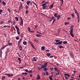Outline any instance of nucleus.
I'll return each instance as SVG.
<instances>
[{
    "label": "nucleus",
    "mask_w": 80,
    "mask_h": 80,
    "mask_svg": "<svg viewBox=\"0 0 80 80\" xmlns=\"http://www.w3.org/2000/svg\"><path fill=\"white\" fill-rule=\"evenodd\" d=\"M69 24V22H65L64 23L65 25H68V24Z\"/></svg>",
    "instance_id": "f704fd0d"
},
{
    "label": "nucleus",
    "mask_w": 80,
    "mask_h": 80,
    "mask_svg": "<svg viewBox=\"0 0 80 80\" xmlns=\"http://www.w3.org/2000/svg\"><path fill=\"white\" fill-rule=\"evenodd\" d=\"M4 75H7L8 76V77H12L13 75L12 74H8V73H7V74H4Z\"/></svg>",
    "instance_id": "423d86ee"
},
{
    "label": "nucleus",
    "mask_w": 80,
    "mask_h": 80,
    "mask_svg": "<svg viewBox=\"0 0 80 80\" xmlns=\"http://www.w3.org/2000/svg\"><path fill=\"white\" fill-rule=\"evenodd\" d=\"M77 15L78 17V19H80V18H79V14H78V13H77Z\"/></svg>",
    "instance_id": "c756f323"
},
{
    "label": "nucleus",
    "mask_w": 80,
    "mask_h": 80,
    "mask_svg": "<svg viewBox=\"0 0 80 80\" xmlns=\"http://www.w3.org/2000/svg\"><path fill=\"white\" fill-rule=\"evenodd\" d=\"M71 15L73 18L75 17V14H74V13H73Z\"/></svg>",
    "instance_id": "cd10ccee"
},
{
    "label": "nucleus",
    "mask_w": 80,
    "mask_h": 80,
    "mask_svg": "<svg viewBox=\"0 0 80 80\" xmlns=\"http://www.w3.org/2000/svg\"><path fill=\"white\" fill-rule=\"evenodd\" d=\"M62 30H63V31H64V32H66V33H68V32L66 30H64V29H62Z\"/></svg>",
    "instance_id": "c03bdc74"
},
{
    "label": "nucleus",
    "mask_w": 80,
    "mask_h": 80,
    "mask_svg": "<svg viewBox=\"0 0 80 80\" xmlns=\"http://www.w3.org/2000/svg\"><path fill=\"white\" fill-rule=\"evenodd\" d=\"M8 45H12V43L11 42H9L8 43Z\"/></svg>",
    "instance_id": "49530a36"
},
{
    "label": "nucleus",
    "mask_w": 80,
    "mask_h": 80,
    "mask_svg": "<svg viewBox=\"0 0 80 80\" xmlns=\"http://www.w3.org/2000/svg\"><path fill=\"white\" fill-rule=\"evenodd\" d=\"M32 71H29L28 72V73H32Z\"/></svg>",
    "instance_id": "774afa93"
},
{
    "label": "nucleus",
    "mask_w": 80,
    "mask_h": 80,
    "mask_svg": "<svg viewBox=\"0 0 80 80\" xmlns=\"http://www.w3.org/2000/svg\"><path fill=\"white\" fill-rule=\"evenodd\" d=\"M57 72V73H55V75H56V76H57L58 75H60V72H60V71H58Z\"/></svg>",
    "instance_id": "0eeeda50"
},
{
    "label": "nucleus",
    "mask_w": 80,
    "mask_h": 80,
    "mask_svg": "<svg viewBox=\"0 0 80 80\" xmlns=\"http://www.w3.org/2000/svg\"><path fill=\"white\" fill-rule=\"evenodd\" d=\"M73 26H71L70 35L72 37H74V35L73 34Z\"/></svg>",
    "instance_id": "f257e3e1"
},
{
    "label": "nucleus",
    "mask_w": 80,
    "mask_h": 80,
    "mask_svg": "<svg viewBox=\"0 0 80 80\" xmlns=\"http://www.w3.org/2000/svg\"><path fill=\"white\" fill-rule=\"evenodd\" d=\"M22 38H21L19 41L18 43H20V42H22Z\"/></svg>",
    "instance_id": "f3484780"
},
{
    "label": "nucleus",
    "mask_w": 80,
    "mask_h": 80,
    "mask_svg": "<svg viewBox=\"0 0 80 80\" xmlns=\"http://www.w3.org/2000/svg\"><path fill=\"white\" fill-rule=\"evenodd\" d=\"M55 45H61L62 44V41H60L58 42H56L55 43Z\"/></svg>",
    "instance_id": "20e7f679"
},
{
    "label": "nucleus",
    "mask_w": 80,
    "mask_h": 80,
    "mask_svg": "<svg viewBox=\"0 0 80 80\" xmlns=\"http://www.w3.org/2000/svg\"><path fill=\"white\" fill-rule=\"evenodd\" d=\"M18 60H19L20 63H21V59L20 58H18Z\"/></svg>",
    "instance_id": "2f4dec72"
},
{
    "label": "nucleus",
    "mask_w": 80,
    "mask_h": 80,
    "mask_svg": "<svg viewBox=\"0 0 80 80\" xmlns=\"http://www.w3.org/2000/svg\"><path fill=\"white\" fill-rule=\"evenodd\" d=\"M49 79L50 80H53V79H52V77H51V76H49Z\"/></svg>",
    "instance_id": "ea45409f"
},
{
    "label": "nucleus",
    "mask_w": 80,
    "mask_h": 80,
    "mask_svg": "<svg viewBox=\"0 0 80 80\" xmlns=\"http://www.w3.org/2000/svg\"><path fill=\"white\" fill-rule=\"evenodd\" d=\"M46 55L48 56V57H50V56L51 55V54L50 53H48L46 54Z\"/></svg>",
    "instance_id": "9b49d317"
},
{
    "label": "nucleus",
    "mask_w": 80,
    "mask_h": 80,
    "mask_svg": "<svg viewBox=\"0 0 80 80\" xmlns=\"http://www.w3.org/2000/svg\"><path fill=\"white\" fill-rule=\"evenodd\" d=\"M58 47L59 48H64V47L62 46V45H59L58 46Z\"/></svg>",
    "instance_id": "f8f14e48"
},
{
    "label": "nucleus",
    "mask_w": 80,
    "mask_h": 80,
    "mask_svg": "<svg viewBox=\"0 0 80 80\" xmlns=\"http://www.w3.org/2000/svg\"><path fill=\"white\" fill-rule=\"evenodd\" d=\"M8 27V26H3L4 28H5V27Z\"/></svg>",
    "instance_id": "69168bd1"
},
{
    "label": "nucleus",
    "mask_w": 80,
    "mask_h": 80,
    "mask_svg": "<svg viewBox=\"0 0 80 80\" xmlns=\"http://www.w3.org/2000/svg\"><path fill=\"white\" fill-rule=\"evenodd\" d=\"M46 7H47V6H43V10L45 9V8H46Z\"/></svg>",
    "instance_id": "e433bc0d"
},
{
    "label": "nucleus",
    "mask_w": 80,
    "mask_h": 80,
    "mask_svg": "<svg viewBox=\"0 0 80 80\" xmlns=\"http://www.w3.org/2000/svg\"><path fill=\"white\" fill-rule=\"evenodd\" d=\"M4 79H5V76H3L2 78V80H4Z\"/></svg>",
    "instance_id": "72a5a7b5"
},
{
    "label": "nucleus",
    "mask_w": 80,
    "mask_h": 80,
    "mask_svg": "<svg viewBox=\"0 0 80 80\" xmlns=\"http://www.w3.org/2000/svg\"><path fill=\"white\" fill-rule=\"evenodd\" d=\"M35 57H34L33 58V61H35V62H37V59H35Z\"/></svg>",
    "instance_id": "bb28decb"
},
{
    "label": "nucleus",
    "mask_w": 80,
    "mask_h": 80,
    "mask_svg": "<svg viewBox=\"0 0 80 80\" xmlns=\"http://www.w3.org/2000/svg\"><path fill=\"white\" fill-rule=\"evenodd\" d=\"M8 45L7 44L6 46H3L1 50H3V49H4V48H5V47H7V46H8Z\"/></svg>",
    "instance_id": "9d476101"
},
{
    "label": "nucleus",
    "mask_w": 80,
    "mask_h": 80,
    "mask_svg": "<svg viewBox=\"0 0 80 80\" xmlns=\"http://www.w3.org/2000/svg\"><path fill=\"white\" fill-rule=\"evenodd\" d=\"M70 56L72 58H73V54L72 53H71Z\"/></svg>",
    "instance_id": "473e14b6"
},
{
    "label": "nucleus",
    "mask_w": 80,
    "mask_h": 80,
    "mask_svg": "<svg viewBox=\"0 0 80 80\" xmlns=\"http://www.w3.org/2000/svg\"><path fill=\"white\" fill-rule=\"evenodd\" d=\"M48 64V63H45L43 65H42V68H45V67H47V65Z\"/></svg>",
    "instance_id": "7ed1b4c3"
},
{
    "label": "nucleus",
    "mask_w": 80,
    "mask_h": 80,
    "mask_svg": "<svg viewBox=\"0 0 80 80\" xmlns=\"http://www.w3.org/2000/svg\"><path fill=\"white\" fill-rule=\"evenodd\" d=\"M3 12V10L2 9H0V13H2V12Z\"/></svg>",
    "instance_id": "de8ad7c7"
},
{
    "label": "nucleus",
    "mask_w": 80,
    "mask_h": 80,
    "mask_svg": "<svg viewBox=\"0 0 80 80\" xmlns=\"http://www.w3.org/2000/svg\"><path fill=\"white\" fill-rule=\"evenodd\" d=\"M30 2H31L30 1H28L27 2V4L28 5H29V4L30 3Z\"/></svg>",
    "instance_id": "1a4fd4ad"
},
{
    "label": "nucleus",
    "mask_w": 80,
    "mask_h": 80,
    "mask_svg": "<svg viewBox=\"0 0 80 80\" xmlns=\"http://www.w3.org/2000/svg\"><path fill=\"white\" fill-rule=\"evenodd\" d=\"M42 74L43 75H45V72H43L42 73Z\"/></svg>",
    "instance_id": "864d4df0"
},
{
    "label": "nucleus",
    "mask_w": 80,
    "mask_h": 80,
    "mask_svg": "<svg viewBox=\"0 0 80 80\" xmlns=\"http://www.w3.org/2000/svg\"><path fill=\"white\" fill-rule=\"evenodd\" d=\"M41 36H42V35L40 34H36V37H41Z\"/></svg>",
    "instance_id": "b1692460"
},
{
    "label": "nucleus",
    "mask_w": 80,
    "mask_h": 80,
    "mask_svg": "<svg viewBox=\"0 0 80 80\" xmlns=\"http://www.w3.org/2000/svg\"><path fill=\"white\" fill-rule=\"evenodd\" d=\"M2 3L3 5H6V3L5 2L2 1Z\"/></svg>",
    "instance_id": "4468645a"
},
{
    "label": "nucleus",
    "mask_w": 80,
    "mask_h": 80,
    "mask_svg": "<svg viewBox=\"0 0 80 80\" xmlns=\"http://www.w3.org/2000/svg\"><path fill=\"white\" fill-rule=\"evenodd\" d=\"M38 70H42V67H40L39 66L38 67Z\"/></svg>",
    "instance_id": "dca6fc26"
},
{
    "label": "nucleus",
    "mask_w": 80,
    "mask_h": 80,
    "mask_svg": "<svg viewBox=\"0 0 80 80\" xmlns=\"http://www.w3.org/2000/svg\"><path fill=\"white\" fill-rule=\"evenodd\" d=\"M60 1H62V5H63V0H59Z\"/></svg>",
    "instance_id": "4c0bfd02"
},
{
    "label": "nucleus",
    "mask_w": 80,
    "mask_h": 80,
    "mask_svg": "<svg viewBox=\"0 0 80 80\" xmlns=\"http://www.w3.org/2000/svg\"><path fill=\"white\" fill-rule=\"evenodd\" d=\"M3 23V21H1L0 22V24H2Z\"/></svg>",
    "instance_id": "4d7b16f0"
},
{
    "label": "nucleus",
    "mask_w": 80,
    "mask_h": 80,
    "mask_svg": "<svg viewBox=\"0 0 80 80\" xmlns=\"http://www.w3.org/2000/svg\"><path fill=\"white\" fill-rule=\"evenodd\" d=\"M18 80H22L20 79V78H18Z\"/></svg>",
    "instance_id": "338daca9"
},
{
    "label": "nucleus",
    "mask_w": 80,
    "mask_h": 80,
    "mask_svg": "<svg viewBox=\"0 0 80 80\" xmlns=\"http://www.w3.org/2000/svg\"><path fill=\"white\" fill-rule=\"evenodd\" d=\"M61 17V16L60 15H59L57 16V20H59V19Z\"/></svg>",
    "instance_id": "6e6552de"
},
{
    "label": "nucleus",
    "mask_w": 80,
    "mask_h": 80,
    "mask_svg": "<svg viewBox=\"0 0 80 80\" xmlns=\"http://www.w3.org/2000/svg\"><path fill=\"white\" fill-rule=\"evenodd\" d=\"M67 20H70V19H71V18L70 17H68L67 18Z\"/></svg>",
    "instance_id": "6e6d98bb"
},
{
    "label": "nucleus",
    "mask_w": 80,
    "mask_h": 80,
    "mask_svg": "<svg viewBox=\"0 0 80 80\" xmlns=\"http://www.w3.org/2000/svg\"><path fill=\"white\" fill-rule=\"evenodd\" d=\"M36 79H38V80H40V75H38L37 78H36Z\"/></svg>",
    "instance_id": "ddd939ff"
},
{
    "label": "nucleus",
    "mask_w": 80,
    "mask_h": 80,
    "mask_svg": "<svg viewBox=\"0 0 80 80\" xmlns=\"http://www.w3.org/2000/svg\"><path fill=\"white\" fill-rule=\"evenodd\" d=\"M15 18L16 19V21H17V22H18V17H15Z\"/></svg>",
    "instance_id": "c85d7f7f"
},
{
    "label": "nucleus",
    "mask_w": 80,
    "mask_h": 80,
    "mask_svg": "<svg viewBox=\"0 0 80 80\" xmlns=\"http://www.w3.org/2000/svg\"><path fill=\"white\" fill-rule=\"evenodd\" d=\"M28 42L29 43H30V45H31V46H32V48H35V47H34V45H33V43H32V42L30 41H29Z\"/></svg>",
    "instance_id": "39448f33"
},
{
    "label": "nucleus",
    "mask_w": 80,
    "mask_h": 80,
    "mask_svg": "<svg viewBox=\"0 0 80 80\" xmlns=\"http://www.w3.org/2000/svg\"><path fill=\"white\" fill-rule=\"evenodd\" d=\"M23 45H27V42L26 41H24L23 42Z\"/></svg>",
    "instance_id": "2eb2a0df"
},
{
    "label": "nucleus",
    "mask_w": 80,
    "mask_h": 80,
    "mask_svg": "<svg viewBox=\"0 0 80 80\" xmlns=\"http://www.w3.org/2000/svg\"><path fill=\"white\" fill-rule=\"evenodd\" d=\"M12 23H13V25H15L16 23H15V21H13V22H12Z\"/></svg>",
    "instance_id": "37998d69"
},
{
    "label": "nucleus",
    "mask_w": 80,
    "mask_h": 80,
    "mask_svg": "<svg viewBox=\"0 0 80 80\" xmlns=\"http://www.w3.org/2000/svg\"><path fill=\"white\" fill-rule=\"evenodd\" d=\"M46 5V4H45V3H44L42 4V7H44V6H45Z\"/></svg>",
    "instance_id": "3c124183"
},
{
    "label": "nucleus",
    "mask_w": 80,
    "mask_h": 80,
    "mask_svg": "<svg viewBox=\"0 0 80 80\" xmlns=\"http://www.w3.org/2000/svg\"><path fill=\"white\" fill-rule=\"evenodd\" d=\"M20 18L21 19V22L20 24V25H23V19H22V18L21 17H20Z\"/></svg>",
    "instance_id": "f03ea898"
},
{
    "label": "nucleus",
    "mask_w": 80,
    "mask_h": 80,
    "mask_svg": "<svg viewBox=\"0 0 80 80\" xmlns=\"http://www.w3.org/2000/svg\"><path fill=\"white\" fill-rule=\"evenodd\" d=\"M34 41H35V42H37L38 43V40L37 39H34Z\"/></svg>",
    "instance_id": "a19ab883"
},
{
    "label": "nucleus",
    "mask_w": 80,
    "mask_h": 80,
    "mask_svg": "<svg viewBox=\"0 0 80 80\" xmlns=\"http://www.w3.org/2000/svg\"><path fill=\"white\" fill-rule=\"evenodd\" d=\"M19 48L20 50H22V46H20L19 47Z\"/></svg>",
    "instance_id": "412c9836"
},
{
    "label": "nucleus",
    "mask_w": 80,
    "mask_h": 80,
    "mask_svg": "<svg viewBox=\"0 0 80 80\" xmlns=\"http://www.w3.org/2000/svg\"><path fill=\"white\" fill-rule=\"evenodd\" d=\"M16 40H19L20 38H19V37H16Z\"/></svg>",
    "instance_id": "58836bf2"
},
{
    "label": "nucleus",
    "mask_w": 80,
    "mask_h": 80,
    "mask_svg": "<svg viewBox=\"0 0 80 80\" xmlns=\"http://www.w3.org/2000/svg\"><path fill=\"white\" fill-rule=\"evenodd\" d=\"M41 49L42 50H43L45 49V47L44 46H43L41 48Z\"/></svg>",
    "instance_id": "7c9ffc66"
},
{
    "label": "nucleus",
    "mask_w": 80,
    "mask_h": 80,
    "mask_svg": "<svg viewBox=\"0 0 80 80\" xmlns=\"http://www.w3.org/2000/svg\"><path fill=\"white\" fill-rule=\"evenodd\" d=\"M35 28H37V27H38V25H35Z\"/></svg>",
    "instance_id": "0e129e2a"
},
{
    "label": "nucleus",
    "mask_w": 80,
    "mask_h": 80,
    "mask_svg": "<svg viewBox=\"0 0 80 80\" xmlns=\"http://www.w3.org/2000/svg\"><path fill=\"white\" fill-rule=\"evenodd\" d=\"M57 13H56L54 14V17H55L56 18L57 17Z\"/></svg>",
    "instance_id": "6ab92c4d"
},
{
    "label": "nucleus",
    "mask_w": 80,
    "mask_h": 80,
    "mask_svg": "<svg viewBox=\"0 0 80 80\" xmlns=\"http://www.w3.org/2000/svg\"><path fill=\"white\" fill-rule=\"evenodd\" d=\"M8 11L9 13H10L11 11H10V9L9 8L8 9Z\"/></svg>",
    "instance_id": "a18cd8bd"
},
{
    "label": "nucleus",
    "mask_w": 80,
    "mask_h": 80,
    "mask_svg": "<svg viewBox=\"0 0 80 80\" xmlns=\"http://www.w3.org/2000/svg\"><path fill=\"white\" fill-rule=\"evenodd\" d=\"M43 70H44L45 71H47V70H48V68H43Z\"/></svg>",
    "instance_id": "aec40b11"
},
{
    "label": "nucleus",
    "mask_w": 80,
    "mask_h": 80,
    "mask_svg": "<svg viewBox=\"0 0 80 80\" xmlns=\"http://www.w3.org/2000/svg\"><path fill=\"white\" fill-rule=\"evenodd\" d=\"M25 72H28H28H29L28 71L27 69L25 70Z\"/></svg>",
    "instance_id": "13d9d810"
},
{
    "label": "nucleus",
    "mask_w": 80,
    "mask_h": 80,
    "mask_svg": "<svg viewBox=\"0 0 80 80\" xmlns=\"http://www.w3.org/2000/svg\"><path fill=\"white\" fill-rule=\"evenodd\" d=\"M55 22V19H54L53 21L52 22V24L53 23V22Z\"/></svg>",
    "instance_id": "e2e57ef3"
},
{
    "label": "nucleus",
    "mask_w": 80,
    "mask_h": 80,
    "mask_svg": "<svg viewBox=\"0 0 80 80\" xmlns=\"http://www.w3.org/2000/svg\"><path fill=\"white\" fill-rule=\"evenodd\" d=\"M15 27L17 29V30H19V28L18 27V26H15Z\"/></svg>",
    "instance_id": "393cba45"
},
{
    "label": "nucleus",
    "mask_w": 80,
    "mask_h": 80,
    "mask_svg": "<svg viewBox=\"0 0 80 80\" xmlns=\"http://www.w3.org/2000/svg\"><path fill=\"white\" fill-rule=\"evenodd\" d=\"M63 44H66V43H67V41H64L63 42Z\"/></svg>",
    "instance_id": "4be33fe9"
},
{
    "label": "nucleus",
    "mask_w": 80,
    "mask_h": 80,
    "mask_svg": "<svg viewBox=\"0 0 80 80\" xmlns=\"http://www.w3.org/2000/svg\"><path fill=\"white\" fill-rule=\"evenodd\" d=\"M33 4H34V5H36V7H37V5L36 4V3H35L33 2Z\"/></svg>",
    "instance_id": "8fccbe9b"
},
{
    "label": "nucleus",
    "mask_w": 80,
    "mask_h": 80,
    "mask_svg": "<svg viewBox=\"0 0 80 80\" xmlns=\"http://www.w3.org/2000/svg\"><path fill=\"white\" fill-rule=\"evenodd\" d=\"M53 7V6H52V5H51L50 7L49 8L50 9H52V8Z\"/></svg>",
    "instance_id": "a878e982"
},
{
    "label": "nucleus",
    "mask_w": 80,
    "mask_h": 80,
    "mask_svg": "<svg viewBox=\"0 0 80 80\" xmlns=\"http://www.w3.org/2000/svg\"><path fill=\"white\" fill-rule=\"evenodd\" d=\"M46 75H48V72L47 71L46 72Z\"/></svg>",
    "instance_id": "603ef678"
},
{
    "label": "nucleus",
    "mask_w": 80,
    "mask_h": 80,
    "mask_svg": "<svg viewBox=\"0 0 80 80\" xmlns=\"http://www.w3.org/2000/svg\"><path fill=\"white\" fill-rule=\"evenodd\" d=\"M54 69L55 71H57V72L59 70H58V69H57V68H54Z\"/></svg>",
    "instance_id": "a211bd4d"
},
{
    "label": "nucleus",
    "mask_w": 80,
    "mask_h": 80,
    "mask_svg": "<svg viewBox=\"0 0 80 80\" xmlns=\"http://www.w3.org/2000/svg\"><path fill=\"white\" fill-rule=\"evenodd\" d=\"M19 31H20V29L17 30V32L18 35H19V34H20V32H19Z\"/></svg>",
    "instance_id": "5701e85b"
},
{
    "label": "nucleus",
    "mask_w": 80,
    "mask_h": 80,
    "mask_svg": "<svg viewBox=\"0 0 80 80\" xmlns=\"http://www.w3.org/2000/svg\"><path fill=\"white\" fill-rule=\"evenodd\" d=\"M28 31H29L30 32L31 31H30V27H28Z\"/></svg>",
    "instance_id": "c9c22d12"
},
{
    "label": "nucleus",
    "mask_w": 80,
    "mask_h": 80,
    "mask_svg": "<svg viewBox=\"0 0 80 80\" xmlns=\"http://www.w3.org/2000/svg\"><path fill=\"white\" fill-rule=\"evenodd\" d=\"M30 33H34V31H30Z\"/></svg>",
    "instance_id": "bf43d9fd"
},
{
    "label": "nucleus",
    "mask_w": 80,
    "mask_h": 80,
    "mask_svg": "<svg viewBox=\"0 0 80 80\" xmlns=\"http://www.w3.org/2000/svg\"><path fill=\"white\" fill-rule=\"evenodd\" d=\"M55 18V17H54V16H52V19L53 20Z\"/></svg>",
    "instance_id": "052dcab7"
},
{
    "label": "nucleus",
    "mask_w": 80,
    "mask_h": 80,
    "mask_svg": "<svg viewBox=\"0 0 80 80\" xmlns=\"http://www.w3.org/2000/svg\"><path fill=\"white\" fill-rule=\"evenodd\" d=\"M51 70H52V71L53 70V68H52L51 69Z\"/></svg>",
    "instance_id": "680f3d73"
},
{
    "label": "nucleus",
    "mask_w": 80,
    "mask_h": 80,
    "mask_svg": "<svg viewBox=\"0 0 80 80\" xmlns=\"http://www.w3.org/2000/svg\"><path fill=\"white\" fill-rule=\"evenodd\" d=\"M55 41L56 42H60V40H56Z\"/></svg>",
    "instance_id": "5fc2aeb1"
},
{
    "label": "nucleus",
    "mask_w": 80,
    "mask_h": 80,
    "mask_svg": "<svg viewBox=\"0 0 80 80\" xmlns=\"http://www.w3.org/2000/svg\"><path fill=\"white\" fill-rule=\"evenodd\" d=\"M26 13L27 14H28V10H27L26 11Z\"/></svg>",
    "instance_id": "09e8293b"
},
{
    "label": "nucleus",
    "mask_w": 80,
    "mask_h": 80,
    "mask_svg": "<svg viewBox=\"0 0 80 80\" xmlns=\"http://www.w3.org/2000/svg\"><path fill=\"white\" fill-rule=\"evenodd\" d=\"M25 7L26 9H28V6H25Z\"/></svg>",
    "instance_id": "79ce46f5"
}]
</instances>
